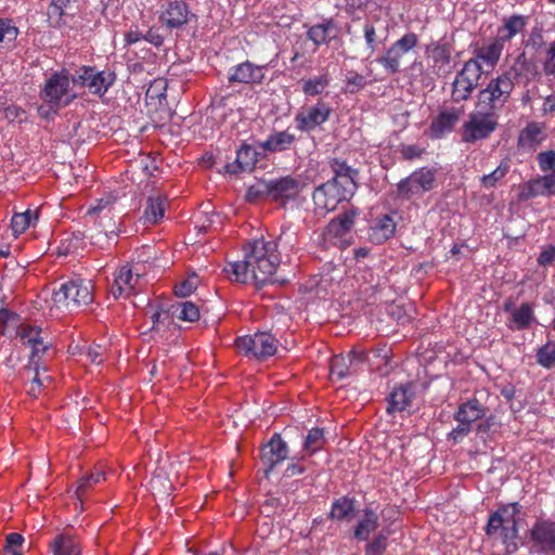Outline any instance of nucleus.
<instances>
[{"mask_svg": "<svg viewBox=\"0 0 555 555\" xmlns=\"http://www.w3.org/2000/svg\"><path fill=\"white\" fill-rule=\"evenodd\" d=\"M330 78L327 74L310 78L304 81L302 91L305 94L314 96L321 94L324 89L328 86Z\"/></svg>", "mask_w": 555, "mask_h": 555, "instance_id": "09e8293b", "label": "nucleus"}, {"mask_svg": "<svg viewBox=\"0 0 555 555\" xmlns=\"http://www.w3.org/2000/svg\"><path fill=\"white\" fill-rule=\"evenodd\" d=\"M114 198L112 196L100 198L95 205H92L88 209V215L95 216L99 221H113L112 210L114 205Z\"/></svg>", "mask_w": 555, "mask_h": 555, "instance_id": "a18cd8bd", "label": "nucleus"}, {"mask_svg": "<svg viewBox=\"0 0 555 555\" xmlns=\"http://www.w3.org/2000/svg\"><path fill=\"white\" fill-rule=\"evenodd\" d=\"M199 308L192 301H178L152 314L153 328L160 330L162 326H169L175 319L195 322L199 319Z\"/></svg>", "mask_w": 555, "mask_h": 555, "instance_id": "f8f14e48", "label": "nucleus"}, {"mask_svg": "<svg viewBox=\"0 0 555 555\" xmlns=\"http://www.w3.org/2000/svg\"><path fill=\"white\" fill-rule=\"evenodd\" d=\"M330 167L334 175L330 181L344 186L345 190L347 189L356 192V178L358 176V171L356 169L348 166L345 162L336 158L330 162Z\"/></svg>", "mask_w": 555, "mask_h": 555, "instance_id": "a878e982", "label": "nucleus"}, {"mask_svg": "<svg viewBox=\"0 0 555 555\" xmlns=\"http://www.w3.org/2000/svg\"><path fill=\"white\" fill-rule=\"evenodd\" d=\"M412 398L413 392L409 385L395 388L389 395L387 411L389 413L404 411L410 405Z\"/></svg>", "mask_w": 555, "mask_h": 555, "instance_id": "e433bc0d", "label": "nucleus"}, {"mask_svg": "<svg viewBox=\"0 0 555 555\" xmlns=\"http://www.w3.org/2000/svg\"><path fill=\"white\" fill-rule=\"evenodd\" d=\"M4 117L11 122H23L27 116L23 108L16 105H9L4 108Z\"/></svg>", "mask_w": 555, "mask_h": 555, "instance_id": "bf43d9fd", "label": "nucleus"}, {"mask_svg": "<svg viewBox=\"0 0 555 555\" xmlns=\"http://www.w3.org/2000/svg\"><path fill=\"white\" fill-rule=\"evenodd\" d=\"M508 166L506 164L499 165L492 172L482 176L481 183L485 188L491 189L495 186L496 182L505 177Z\"/></svg>", "mask_w": 555, "mask_h": 555, "instance_id": "864d4df0", "label": "nucleus"}, {"mask_svg": "<svg viewBox=\"0 0 555 555\" xmlns=\"http://www.w3.org/2000/svg\"><path fill=\"white\" fill-rule=\"evenodd\" d=\"M295 141V135L287 130L271 133L264 141L258 143L263 153H278L288 150Z\"/></svg>", "mask_w": 555, "mask_h": 555, "instance_id": "c756f323", "label": "nucleus"}, {"mask_svg": "<svg viewBox=\"0 0 555 555\" xmlns=\"http://www.w3.org/2000/svg\"><path fill=\"white\" fill-rule=\"evenodd\" d=\"M366 86V79L363 75L356 72H348L346 75V91L350 93L358 92Z\"/></svg>", "mask_w": 555, "mask_h": 555, "instance_id": "5fc2aeb1", "label": "nucleus"}, {"mask_svg": "<svg viewBox=\"0 0 555 555\" xmlns=\"http://www.w3.org/2000/svg\"><path fill=\"white\" fill-rule=\"evenodd\" d=\"M267 66H259L249 61L233 66L229 72V81L244 85L261 83L266 77Z\"/></svg>", "mask_w": 555, "mask_h": 555, "instance_id": "6ab92c4d", "label": "nucleus"}, {"mask_svg": "<svg viewBox=\"0 0 555 555\" xmlns=\"http://www.w3.org/2000/svg\"><path fill=\"white\" fill-rule=\"evenodd\" d=\"M287 456V444L279 434H274L269 442L262 448L261 460L270 470L273 469L278 464L285 461Z\"/></svg>", "mask_w": 555, "mask_h": 555, "instance_id": "5701e85b", "label": "nucleus"}, {"mask_svg": "<svg viewBox=\"0 0 555 555\" xmlns=\"http://www.w3.org/2000/svg\"><path fill=\"white\" fill-rule=\"evenodd\" d=\"M53 555H80L81 548L76 539L69 534L60 533L50 543Z\"/></svg>", "mask_w": 555, "mask_h": 555, "instance_id": "c9c22d12", "label": "nucleus"}, {"mask_svg": "<svg viewBox=\"0 0 555 555\" xmlns=\"http://www.w3.org/2000/svg\"><path fill=\"white\" fill-rule=\"evenodd\" d=\"M145 282L138 266H122L114 275L111 293L115 298L129 297L140 289Z\"/></svg>", "mask_w": 555, "mask_h": 555, "instance_id": "4468645a", "label": "nucleus"}, {"mask_svg": "<svg viewBox=\"0 0 555 555\" xmlns=\"http://www.w3.org/2000/svg\"><path fill=\"white\" fill-rule=\"evenodd\" d=\"M324 442H325V438H324L323 429L318 428V427L312 428L311 430H309V433L305 439L304 448L309 453H314L323 447Z\"/></svg>", "mask_w": 555, "mask_h": 555, "instance_id": "3c124183", "label": "nucleus"}, {"mask_svg": "<svg viewBox=\"0 0 555 555\" xmlns=\"http://www.w3.org/2000/svg\"><path fill=\"white\" fill-rule=\"evenodd\" d=\"M539 168L542 172H555V151H544L537 155Z\"/></svg>", "mask_w": 555, "mask_h": 555, "instance_id": "6e6d98bb", "label": "nucleus"}, {"mask_svg": "<svg viewBox=\"0 0 555 555\" xmlns=\"http://www.w3.org/2000/svg\"><path fill=\"white\" fill-rule=\"evenodd\" d=\"M425 150L423 147L415 144L402 145L400 149L402 157L408 160L421 158Z\"/></svg>", "mask_w": 555, "mask_h": 555, "instance_id": "052dcab7", "label": "nucleus"}, {"mask_svg": "<svg viewBox=\"0 0 555 555\" xmlns=\"http://www.w3.org/2000/svg\"><path fill=\"white\" fill-rule=\"evenodd\" d=\"M504 44L498 38H494L487 44L477 49L475 56L469 60L476 61L480 65L483 63L489 69H493L501 59Z\"/></svg>", "mask_w": 555, "mask_h": 555, "instance_id": "cd10ccee", "label": "nucleus"}, {"mask_svg": "<svg viewBox=\"0 0 555 555\" xmlns=\"http://www.w3.org/2000/svg\"><path fill=\"white\" fill-rule=\"evenodd\" d=\"M353 194V191L345 190L344 186L328 180L314 190L312 198L315 209L320 214H327L335 210L339 203L348 201Z\"/></svg>", "mask_w": 555, "mask_h": 555, "instance_id": "ddd939ff", "label": "nucleus"}, {"mask_svg": "<svg viewBox=\"0 0 555 555\" xmlns=\"http://www.w3.org/2000/svg\"><path fill=\"white\" fill-rule=\"evenodd\" d=\"M332 113L328 104L319 102L313 106L307 107L299 112L295 120L300 131L309 132L323 125L330 118Z\"/></svg>", "mask_w": 555, "mask_h": 555, "instance_id": "f3484780", "label": "nucleus"}, {"mask_svg": "<svg viewBox=\"0 0 555 555\" xmlns=\"http://www.w3.org/2000/svg\"><path fill=\"white\" fill-rule=\"evenodd\" d=\"M378 516L371 508H365L363 517L358 521L354 530V537L359 540H367L370 534L376 530Z\"/></svg>", "mask_w": 555, "mask_h": 555, "instance_id": "a19ab883", "label": "nucleus"}, {"mask_svg": "<svg viewBox=\"0 0 555 555\" xmlns=\"http://www.w3.org/2000/svg\"><path fill=\"white\" fill-rule=\"evenodd\" d=\"M547 138L543 122L531 121L519 132L518 146L525 151H535Z\"/></svg>", "mask_w": 555, "mask_h": 555, "instance_id": "4be33fe9", "label": "nucleus"}, {"mask_svg": "<svg viewBox=\"0 0 555 555\" xmlns=\"http://www.w3.org/2000/svg\"><path fill=\"white\" fill-rule=\"evenodd\" d=\"M80 241L81 238L78 235H73L70 238H66L59 247V254L68 255L70 253H75L78 249Z\"/></svg>", "mask_w": 555, "mask_h": 555, "instance_id": "69168bd1", "label": "nucleus"}, {"mask_svg": "<svg viewBox=\"0 0 555 555\" xmlns=\"http://www.w3.org/2000/svg\"><path fill=\"white\" fill-rule=\"evenodd\" d=\"M223 271L227 274L228 279L231 281L240 283L253 282L256 284V273L253 272L251 267L247 263L245 255L244 260L229 262L224 267Z\"/></svg>", "mask_w": 555, "mask_h": 555, "instance_id": "2f4dec72", "label": "nucleus"}, {"mask_svg": "<svg viewBox=\"0 0 555 555\" xmlns=\"http://www.w3.org/2000/svg\"><path fill=\"white\" fill-rule=\"evenodd\" d=\"M51 311L55 313L72 312L88 306L93 300L91 280L73 279L64 282L52 293Z\"/></svg>", "mask_w": 555, "mask_h": 555, "instance_id": "f03ea898", "label": "nucleus"}, {"mask_svg": "<svg viewBox=\"0 0 555 555\" xmlns=\"http://www.w3.org/2000/svg\"><path fill=\"white\" fill-rule=\"evenodd\" d=\"M38 219L36 210L27 209L24 212L14 214L11 219V230L14 237L24 233Z\"/></svg>", "mask_w": 555, "mask_h": 555, "instance_id": "c03bdc74", "label": "nucleus"}, {"mask_svg": "<svg viewBox=\"0 0 555 555\" xmlns=\"http://www.w3.org/2000/svg\"><path fill=\"white\" fill-rule=\"evenodd\" d=\"M191 12L185 2L168 1L160 12L159 20L168 28H179L189 22Z\"/></svg>", "mask_w": 555, "mask_h": 555, "instance_id": "412c9836", "label": "nucleus"}, {"mask_svg": "<svg viewBox=\"0 0 555 555\" xmlns=\"http://www.w3.org/2000/svg\"><path fill=\"white\" fill-rule=\"evenodd\" d=\"M354 513V505L353 500L343 496L338 500H336L332 504L331 509V517L333 519L343 520V519H350L353 517Z\"/></svg>", "mask_w": 555, "mask_h": 555, "instance_id": "49530a36", "label": "nucleus"}, {"mask_svg": "<svg viewBox=\"0 0 555 555\" xmlns=\"http://www.w3.org/2000/svg\"><path fill=\"white\" fill-rule=\"evenodd\" d=\"M117 236L115 222L99 221V229L89 234L90 244L100 248L107 249L114 243Z\"/></svg>", "mask_w": 555, "mask_h": 555, "instance_id": "7c9ffc66", "label": "nucleus"}, {"mask_svg": "<svg viewBox=\"0 0 555 555\" xmlns=\"http://www.w3.org/2000/svg\"><path fill=\"white\" fill-rule=\"evenodd\" d=\"M530 538L537 551L555 555V521H537L530 531Z\"/></svg>", "mask_w": 555, "mask_h": 555, "instance_id": "a211bd4d", "label": "nucleus"}, {"mask_svg": "<svg viewBox=\"0 0 555 555\" xmlns=\"http://www.w3.org/2000/svg\"><path fill=\"white\" fill-rule=\"evenodd\" d=\"M543 69L546 75L555 76V42H553L546 50Z\"/></svg>", "mask_w": 555, "mask_h": 555, "instance_id": "e2e57ef3", "label": "nucleus"}, {"mask_svg": "<svg viewBox=\"0 0 555 555\" xmlns=\"http://www.w3.org/2000/svg\"><path fill=\"white\" fill-rule=\"evenodd\" d=\"M482 74L483 69L480 64L467 60L452 82V100L456 103L468 100L478 86Z\"/></svg>", "mask_w": 555, "mask_h": 555, "instance_id": "1a4fd4ad", "label": "nucleus"}, {"mask_svg": "<svg viewBox=\"0 0 555 555\" xmlns=\"http://www.w3.org/2000/svg\"><path fill=\"white\" fill-rule=\"evenodd\" d=\"M386 550V537L378 535L366 546V555H382Z\"/></svg>", "mask_w": 555, "mask_h": 555, "instance_id": "0e129e2a", "label": "nucleus"}, {"mask_svg": "<svg viewBox=\"0 0 555 555\" xmlns=\"http://www.w3.org/2000/svg\"><path fill=\"white\" fill-rule=\"evenodd\" d=\"M115 81L116 74L114 70H99L94 66H81L72 77V82L75 86L86 88L89 93L100 98L106 94Z\"/></svg>", "mask_w": 555, "mask_h": 555, "instance_id": "0eeeda50", "label": "nucleus"}, {"mask_svg": "<svg viewBox=\"0 0 555 555\" xmlns=\"http://www.w3.org/2000/svg\"><path fill=\"white\" fill-rule=\"evenodd\" d=\"M486 415L485 406L477 400L470 399L459 406L455 413V420L457 423H465L469 426Z\"/></svg>", "mask_w": 555, "mask_h": 555, "instance_id": "473e14b6", "label": "nucleus"}, {"mask_svg": "<svg viewBox=\"0 0 555 555\" xmlns=\"http://www.w3.org/2000/svg\"><path fill=\"white\" fill-rule=\"evenodd\" d=\"M537 362L545 367L550 369L555 363V341H547L545 345L540 347L537 351Z\"/></svg>", "mask_w": 555, "mask_h": 555, "instance_id": "8fccbe9b", "label": "nucleus"}, {"mask_svg": "<svg viewBox=\"0 0 555 555\" xmlns=\"http://www.w3.org/2000/svg\"><path fill=\"white\" fill-rule=\"evenodd\" d=\"M258 146L254 147L248 144H243L236 152V165L243 170H251L258 162V156L263 152L258 151Z\"/></svg>", "mask_w": 555, "mask_h": 555, "instance_id": "79ce46f5", "label": "nucleus"}, {"mask_svg": "<svg viewBox=\"0 0 555 555\" xmlns=\"http://www.w3.org/2000/svg\"><path fill=\"white\" fill-rule=\"evenodd\" d=\"M395 221L388 215H384L383 217L378 218L375 224L371 228V237L377 243H383L384 241L390 238L395 234Z\"/></svg>", "mask_w": 555, "mask_h": 555, "instance_id": "ea45409f", "label": "nucleus"}, {"mask_svg": "<svg viewBox=\"0 0 555 555\" xmlns=\"http://www.w3.org/2000/svg\"><path fill=\"white\" fill-rule=\"evenodd\" d=\"M244 255L253 272L256 273V284L262 285L269 282L280 263L276 243L256 240L248 243Z\"/></svg>", "mask_w": 555, "mask_h": 555, "instance_id": "7ed1b4c3", "label": "nucleus"}, {"mask_svg": "<svg viewBox=\"0 0 555 555\" xmlns=\"http://www.w3.org/2000/svg\"><path fill=\"white\" fill-rule=\"evenodd\" d=\"M460 119V111L457 108L442 109L431 121L430 135L438 139L446 133L451 132Z\"/></svg>", "mask_w": 555, "mask_h": 555, "instance_id": "393cba45", "label": "nucleus"}, {"mask_svg": "<svg viewBox=\"0 0 555 555\" xmlns=\"http://www.w3.org/2000/svg\"><path fill=\"white\" fill-rule=\"evenodd\" d=\"M167 199L164 196L149 197L142 219L144 223H157L164 217Z\"/></svg>", "mask_w": 555, "mask_h": 555, "instance_id": "58836bf2", "label": "nucleus"}, {"mask_svg": "<svg viewBox=\"0 0 555 555\" xmlns=\"http://www.w3.org/2000/svg\"><path fill=\"white\" fill-rule=\"evenodd\" d=\"M235 346L241 353L247 357L263 359L275 353L278 340L268 332H257L254 335L237 337Z\"/></svg>", "mask_w": 555, "mask_h": 555, "instance_id": "9d476101", "label": "nucleus"}, {"mask_svg": "<svg viewBox=\"0 0 555 555\" xmlns=\"http://www.w3.org/2000/svg\"><path fill=\"white\" fill-rule=\"evenodd\" d=\"M105 473L101 470H96L95 473H92L83 478L80 479L77 493L80 496L81 493L87 490L88 488L92 487L93 485H96L103 480H105Z\"/></svg>", "mask_w": 555, "mask_h": 555, "instance_id": "4d7b16f0", "label": "nucleus"}, {"mask_svg": "<svg viewBox=\"0 0 555 555\" xmlns=\"http://www.w3.org/2000/svg\"><path fill=\"white\" fill-rule=\"evenodd\" d=\"M106 348L99 344L83 346L80 349V354L85 356L91 363L100 365L104 362V354Z\"/></svg>", "mask_w": 555, "mask_h": 555, "instance_id": "603ef678", "label": "nucleus"}, {"mask_svg": "<svg viewBox=\"0 0 555 555\" xmlns=\"http://www.w3.org/2000/svg\"><path fill=\"white\" fill-rule=\"evenodd\" d=\"M504 309L511 312V318L507 322L509 330H525L535 321L533 308L529 304H521L518 308H512L511 304H505Z\"/></svg>", "mask_w": 555, "mask_h": 555, "instance_id": "bb28decb", "label": "nucleus"}, {"mask_svg": "<svg viewBox=\"0 0 555 555\" xmlns=\"http://www.w3.org/2000/svg\"><path fill=\"white\" fill-rule=\"evenodd\" d=\"M0 324L3 335L18 338L23 345L30 347L28 370H42L44 373L47 369L41 365L40 359L47 352L48 345L40 337V330L21 323L18 315L8 309H0Z\"/></svg>", "mask_w": 555, "mask_h": 555, "instance_id": "f257e3e1", "label": "nucleus"}, {"mask_svg": "<svg viewBox=\"0 0 555 555\" xmlns=\"http://www.w3.org/2000/svg\"><path fill=\"white\" fill-rule=\"evenodd\" d=\"M35 372V376L31 380L30 387L27 390L30 397L37 398L40 392V387L42 386L44 380H49V376L41 377L42 370H33Z\"/></svg>", "mask_w": 555, "mask_h": 555, "instance_id": "680f3d73", "label": "nucleus"}, {"mask_svg": "<svg viewBox=\"0 0 555 555\" xmlns=\"http://www.w3.org/2000/svg\"><path fill=\"white\" fill-rule=\"evenodd\" d=\"M520 513V505L515 502L502 506L496 512L490 515L486 532L488 535L498 537L505 544L508 554L517 550V514Z\"/></svg>", "mask_w": 555, "mask_h": 555, "instance_id": "20e7f679", "label": "nucleus"}, {"mask_svg": "<svg viewBox=\"0 0 555 555\" xmlns=\"http://www.w3.org/2000/svg\"><path fill=\"white\" fill-rule=\"evenodd\" d=\"M515 82L507 75L499 74L489 80L477 94L476 108L499 113L509 101Z\"/></svg>", "mask_w": 555, "mask_h": 555, "instance_id": "423d86ee", "label": "nucleus"}, {"mask_svg": "<svg viewBox=\"0 0 555 555\" xmlns=\"http://www.w3.org/2000/svg\"><path fill=\"white\" fill-rule=\"evenodd\" d=\"M418 42L414 33H408L393 42L385 52V55L377 61L388 74H396L400 70L403 56L413 50Z\"/></svg>", "mask_w": 555, "mask_h": 555, "instance_id": "2eb2a0df", "label": "nucleus"}, {"mask_svg": "<svg viewBox=\"0 0 555 555\" xmlns=\"http://www.w3.org/2000/svg\"><path fill=\"white\" fill-rule=\"evenodd\" d=\"M555 195V172L538 177L530 180L521 196L524 198H531L537 196H554Z\"/></svg>", "mask_w": 555, "mask_h": 555, "instance_id": "b1692460", "label": "nucleus"}, {"mask_svg": "<svg viewBox=\"0 0 555 555\" xmlns=\"http://www.w3.org/2000/svg\"><path fill=\"white\" fill-rule=\"evenodd\" d=\"M429 57L433 61V68L438 75H444L449 72L451 52L448 46L435 44L429 51Z\"/></svg>", "mask_w": 555, "mask_h": 555, "instance_id": "4c0bfd02", "label": "nucleus"}, {"mask_svg": "<svg viewBox=\"0 0 555 555\" xmlns=\"http://www.w3.org/2000/svg\"><path fill=\"white\" fill-rule=\"evenodd\" d=\"M333 29V22L327 21L322 24L314 25L309 28L307 35L315 46L327 43L331 39V30Z\"/></svg>", "mask_w": 555, "mask_h": 555, "instance_id": "de8ad7c7", "label": "nucleus"}, {"mask_svg": "<svg viewBox=\"0 0 555 555\" xmlns=\"http://www.w3.org/2000/svg\"><path fill=\"white\" fill-rule=\"evenodd\" d=\"M196 288V282L194 280H185L181 284L176 286L175 293L179 297L190 296Z\"/></svg>", "mask_w": 555, "mask_h": 555, "instance_id": "774afa93", "label": "nucleus"}, {"mask_svg": "<svg viewBox=\"0 0 555 555\" xmlns=\"http://www.w3.org/2000/svg\"><path fill=\"white\" fill-rule=\"evenodd\" d=\"M274 243H276V248L280 247L282 250H292L297 243L296 233L289 229L283 230Z\"/></svg>", "mask_w": 555, "mask_h": 555, "instance_id": "13d9d810", "label": "nucleus"}, {"mask_svg": "<svg viewBox=\"0 0 555 555\" xmlns=\"http://www.w3.org/2000/svg\"><path fill=\"white\" fill-rule=\"evenodd\" d=\"M72 79L66 70L53 73L40 90V99L49 109L56 112L70 104L77 94L70 87Z\"/></svg>", "mask_w": 555, "mask_h": 555, "instance_id": "39448f33", "label": "nucleus"}, {"mask_svg": "<svg viewBox=\"0 0 555 555\" xmlns=\"http://www.w3.org/2000/svg\"><path fill=\"white\" fill-rule=\"evenodd\" d=\"M356 215V211L350 210L333 219L327 225V232L336 237L344 236L352 228Z\"/></svg>", "mask_w": 555, "mask_h": 555, "instance_id": "37998d69", "label": "nucleus"}, {"mask_svg": "<svg viewBox=\"0 0 555 555\" xmlns=\"http://www.w3.org/2000/svg\"><path fill=\"white\" fill-rule=\"evenodd\" d=\"M302 183L297 179L287 176L275 180H269L267 195L274 201L295 198L302 191Z\"/></svg>", "mask_w": 555, "mask_h": 555, "instance_id": "aec40b11", "label": "nucleus"}, {"mask_svg": "<svg viewBox=\"0 0 555 555\" xmlns=\"http://www.w3.org/2000/svg\"><path fill=\"white\" fill-rule=\"evenodd\" d=\"M364 350L352 349L347 354L334 356L330 364L332 379L343 380L357 373L366 362Z\"/></svg>", "mask_w": 555, "mask_h": 555, "instance_id": "dca6fc26", "label": "nucleus"}, {"mask_svg": "<svg viewBox=\"0 0 555 555\" xmlns=\"http://www.w3.org/2000/svg\"><path fill=\"white\" fill-rule=\"evenodd\" d=\"M502 75H507L514 82L517 80L527 83L533 76V68L525 53H521L515 59L508 70L502 73Z\"/></svg>", "mask_w": 555, "mask_h": 555, "instance_id": "f704fd0d", "label": "nucleus"}, {"mask_svg": "<svg viewBox=\"0 0 555 555\" xmlns=\"http://www.w3.org/2000/svg\"><path fill=\"white\" fill-rule=\"evenodd\" d=\"M555 262V246L548 245L545 247L538 257V263L546 267Z\"/></svg>", "mask_w": 555, "mask_h": 555, "instance_id": "338daca9", "label": "nucleus"}, {"mask_svg": "<svg viewBox=\"0 0 555 555\" xmlns=\"http://www.w3.org/2000/svg\"><path fill=\"white\" fill-rule=\"evenodd\" d=\"M528 24V17L521 14H513L503 20L502 26L498 29L496 38L505 44L515 36L522 33Z\"/></svg>", "mask_w": 555, "mask_h": 555, "instance_id": "c85d7f7f", "label": "nucleus"}, {"mask_svg": "<svg viewBox=\"0 0 555 555\" xmlns=\"http://www.w3.org/2000/svg\"><path fill=\"white\" fill-rule=\"evenodd\" d=\"M498 127V114L476 108L468 115L467 120L462 126V141L465 143H475L476 141L487 139Z\"/></svg>", "mask_w": 555, "mask_h": 555, "instance_id": "6e6552de", "label": "nucleus"}, {"mask_svg": "<svg viewBox=\"0 0 555 555\" xmlns=\"http://www.w3.org/2000/svg\"><path fill=\"white\" fill-rule=\"evenodd\" d=\"M150 489L154 496H167L172 490L167 465H159L150 480Z\"/></svg>", "mask_w": 555, "mask_h": 555, "instance_id": "72a5a7b5", "label": "nucleus"}, {"mask_svg": "<svg viewBox=\"0 0 555 555\" xmlns=\"http://www.w3.org/2000/svg\"><path fill=\"white\" fill-rule=\"evenodd\" d=\"M436 173L435 169L427 167L414 170L409 177L400 180L397 184L398 196L410 199L431 191L435 188Z\"/></svg>", "mask_w": 555, "mask_h": 555, "instance_id": "9b49d317", "label": "nucleus"}]
</instances>
